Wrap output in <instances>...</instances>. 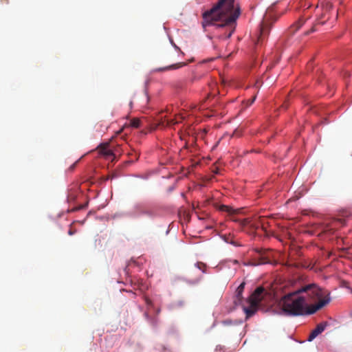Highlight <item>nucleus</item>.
<instances>
[{"instance_id":"f257e3e1","label":"nucleus","mask_w":352,"mask_h":352,"mask_svg":"<svg viewBox=\"0 0 352 352\" xmlns=\"http://www.w3.org/2000/svg\"><path fill=\"white\" fill-rule=\"evenodd\" d=\"M330 302L329 298L320 300L314 305L307 307V302L304 295H301L298 289L289 292L285 294L277 302V310L273 312L286 316H299L305 314H313L322 309Z\"/></svg>"},{"instance_id":"6e6552de","label":"nucleus","mask_w":352,"mask_h":352,"mask_svg":"<svg viewBox=\"0 0 352 352\" xmlns=\"http://www.w3.org/2000/svg\"><path fill=\"white\" fill-rule=\"evenodd\" d=\"M245 285V282L241 283L239 285V286L237 287V289L235 292L234 303L236 305L241 303V302L242 300V298H243L242 294L244 291Z\"/></svg>"},{"instance_id":"393cba45","label":"nucleus","mask_w":352,"mask_h":352,"mask_svg":"<svg viewBox=\"0 0 352 352\" xmlns=\"http://www.w3.org/2000/svg\"><path fill=\"white\" fill-rule=\"evenodd\" d=\"M214 60V58H210V59H208V60H204V62H206V61H212V60Z\"/></svg>"},{"instance_id":"a878e982","label":"nucleus","mask_w":352,"mask_h":352,"mask_svg":"<svg viewBox=\"0 0 352 352\" xmlns=\"http://www.w3.org/2000/svg\"><path fill=\"white\" fill-rule=\"evenodd\" d=\"M74 166H75V164H74L70 167V168H71V169H73V168H74Z\"/></svg>"},{"instance_id":"dca6fc26","label":"nucleus","mask_w":352,"mask_h":352,"mask_svg":"<svg viewBox=\"0 0 352 352\" xmlns=\"http://www.w3.org/2000/svg\"><path fill=\"white\" fill-rule=\"evenodd\" d=\"M256 96H254L251 99L248 100V105H251L252 104L254 103V102L256 100Z\"/></svg>"},{"instance_id":"b1692460","label":"nucleus","mask_w":352,"mask_h":352,"mask_svg":"<svg viewBox=\"0 0 352 352\" xmlns=\"http://www.w3.org/2000/svg\"><path fill=\"white\" fill-rule=\"evenodd\" d=\"M74 234L73 231L70 230L69 231V234L72 235V234Z\"/></svg>"},{"instance_id":"ddd939ff","label":"nucleus","mask_w":352,"mask_h":352,"mask_svg":"<svg viewBox=\"0 0 352 352\" xmlns=\"http://www.w3.org/2000/svg\"><path fill=\"white\" fill-rule=\"evenodd\" d=\"M195 266L199 269L200 270L202 271L203 273H205L206 272V265L204 263H201V262H197L196 264H195Z\"/></svg>"},{"instance_id":"2eb2a0df","label":"nucleus","mask_w":352,"mask_h":352,"mask_svg":"<svg viewBox=\"0 0 352 352\" xmlns=\"http://www.w3.org/2000/svg\"><path fill=\"white\" fill-rule=\"evenodd\" d=\"M179 122H180V120H179L177 118L171 119L168 121V125H175V124L179 123Z\"/></svg>"},{"instance_id":"39448f33","label":"nucleus","mask_w":352,"mask_h":352,"mask_svg":"<svg viewBox=\"0 0 352 352\" xmlns=\"http://www.w3.org/2000/svg\"><path fill=\"white\" fill-rule=\"evenodd\" d=\"M270 23H260L258 25V32L256 33L257 40L255 45H257L260 42L261 43L264 38L267 35L270 30Z\"/></svg>"},{"instance_id":"7ed1b4c3","label":"nucleus","mask_w":352,"mask_h":352,"mask_svg":"<svg viewBox=\"0 0 352 352\" xmlns=\"http://www.w3.org/2000/svg\"><path fill=\"white\" fill-rule=\"evenodd\" d=\"M268 297L270 298L271 295L263 287H257L249 297V306L243 307L246 319L252 317L263 305V301Z\"/></svg>"},{"instance_id":"f3484780","label":"nucleus","mask_w":352,"mask_h":352,"mask_svg":"<svg viewBox=\"0 0 352 352\" xmlns=\"http://www.w3.org/2000/svg\"><path fill=\"white\" fill-rule=\"evenodd\" d=\"M217 23H202V26H203V28L204 30H206V27L207 26H210V25H213V26H215Z\"/></svg>"},{"instance_id":"c756f323","label":"nucleus","mask_w":352,"mask_h":352,"mask_svg":"<svg viewBox=\"0 0 352 352\" xmlns=\"http://www.w3.org/2000/svg\"><path fill=\"white\" fill-rule=\"evenodd\" d=\"M160 309H157V314H158V313H160Z\"/></svg>"},{"instance_id":"f8f14e48","label":"nucleus","mask_w":352,"mask_h":352,"mask_svg":"<svg viewBox=\"0 0 352 352\" xmlns=\"http://www.w3.org/2000/svg\"><path fill=\"white\" fill-rule=\"evenodd\" d=\"M241 224L243 226H250L251 227H256L257 228V226H254L253 223H252V221L249 219H244L241 221Z\"/></svg>"},{"instance_id":"9d476101","label":"nucleus","mask_w":352,"mask_h":352,"mask_svg":"<svg viewBox=\"0 0 352 352\" xmlns=\"http://www.w3.org/2000/svg\"><path fill=\"white\" fill-rule=\"evenodd\" d=\"M269 262H270V260H269L267 258H266V257H265V256H261L259 257L258 261H255V262L254 263V265H261V264L267 263H269Z\"/></svg>"},{"instance_id":"0eeeda50","label":"nucleus","mask_w":352,"mask_h":352,"mask_svg":"<svg viewBox=\"0 0 352 352\" xmlns=\"http://www.w3.org/2000/svg\"><path fill=\"white\" fill-rule=\"evenodd\" d=\"M327 327L326 322H321L317 324L316 327L311 332L307 340L309 342H311L314 339H315L319 334L322 333Z\"/></svg>"},{"instance_id":"6ab92c4d","label":"nucleus","mask_w":352,"mask_h":352,"mask_svg":"<svg viewBox=\"0 0 352 352\" xmlns=\"http://www.w3.org/2000/svg\"><path fill=\"white\" fill-rule=\"evenodd\" d=\"M184 65V63H179V64H178V65H172L170 67H171V68H173V69H175V68H178V67H181V66H182V65Z\"/></svg>"},{"instance_id":"4468645a","label":"nucleus","mask_w":352,"mask_h":352,"mask_svg":"<svg viewBox=\"0 0 352 352\" xmlns=\"http://www.w3.org/2000/svg\"><path fill=\"white\" fill-rule=\"evenodd\" d=\"M300 28V23H294L290 27V31L294 32Z\"/></svg>"},{"instance_id":"f03ea898","label":"nucleus","mask_w":352,"mask_h":352,"mask_svg":"<svg viewBox=\"0 0 352 352\" xmlns=\"http://www.w3.org/2000/svg\"><path fill=\"white\" fill-rule=\"evenodd\" d=\"M241 8L235 0H219L202 14L205 22H236Z\"/></svg>"},{"instance_id":"5701e85b","label":"nucleus","mask_w":352,"mask_h":352,"mask_svg":"<svg viewBox=\"0 0 352 352\" xmlns=\"http://www.w3.org/2000/svg\"><path fill=\"white\" fill-rule=\"evenodd\" d=\"M232 32H233V30L229 32V34L227 36L228 38L231 36Z\"/></svg>"},{"instance_id":"bb28decb","label":"nucleus","mask_w":352,"mask_h":352,"mask_svg":"<svg viewBox=\"0 0 352 352\" xmlns=\"http://www.w3.org/2000/svg\"><path fill=\"white\" fill-rule=\"evenodd\" d=\"M233 263H234V264H236V263H238V261H237L236 260H234V261H233Z\"/></svg>"},{"instance_id":"412c9836","label":"nucleus","mask_w":352,"mask_h":352,"mask_svg":"<svg viewBox=\"0 0 352 352\" xmlns=\"http://www.w3.org/2000/svg\"><path fill=\"white\" fill-rule=\"evenodd\" d=\"M226 24V23H221V25H217V28H223V27H224V25H225Z\"/></svg>"},{"instance_id":"9b49d317","label":"nucleus","mask_w":352,"mask_h":352,"mask_svg":"<svg viewBox=\"0 0 352 352\" xmlns=\"http://www.w3.org/2000/svg\"><path fill=\"white\" fill-rule=\"evenodd\" d=\"M130 126L134 128L140 126V120L138 118H133L130 121Z\"/></svg>"},{"instance_id":"423d86ee","label":"nucleus","mask_w":352,"mask_h":352,"mask_svg":"<svg viewBox=\"0 0 352 352\" xmlns=\"http://www.w3.org/2000/svg\"><path fill=\"white\" fill-rule=\"evenodd\" d=\"M109 147V143L101 144L100 146H98V150L99 151V153L100 155L104 156L106 158H109V157L113 156V159H112V161H113L116 157L115 153Z\"/></svg>"},{"instance_id":"20e7f679","label":"nucleus","mask_w":352,"mask_h":352,"mask_svg":"<svg viewBox=\"0 0 352 352\" xmlns=\"http://www.w3.org/2000/svg\"><path fill=\"white\" fill-rule=\"evenodd\" d=\"M300 294L301 295H304L305 296V299L307 302V307L309 308L311 305H309V302L316 301L318 300V302L320 300H322V297L324 296V293L321 288H320L316 284H309L304 287H302L298 289ZM329 298V296H325L323 299Z\"/></svg>"},{"instance_id":"c85d7f7f","label":"nucleus","mask_w":352,"mask_h":352,"mask_svg":"<svg viewBox=\"0 0 352 352\" xmlns=\"http://www.w3.org/2000/svg\"><path fill=\"white\" fill-rule=\"evenodd\" d=\"M314 31H315L314 28H312L311 30V32H314Z\"/></svg>"},{"instance_id":"a211bd4d","label":"nucleus","mask_w":352,"mask_h":352,"mask_svg":"<svg viewBox=\"0 0 352 352\" xmlns=\"http://www.w3.org/2000/svg\"><path fill=\"white\" fill-rule=\"evenodd\" d=\"M224 240H225V241H226V242H227V243H232V244H234V245H236L235 243H234V242H232L231 240H230V237H229V236H224Z\"/></svg>"},{"instance_id":"cd10ccee","label":"nucleus","mask_w":352,"mask_h":352,"mask_svg":"<svg viewBox=\"0 0 352 352\" xmlns=\"http://www.w3.org/2000/svg\"><path fill=\"white\" fill-rule=\"evenodd\" d=\"M147 304L148 305H151V302L150 300H147Z\"/></svg>"},{"instance_id":"4be33fe9","label":"nucleus","mask_w":352,"mask_h":352,"mask_svg":"<svg viewBox=\"0 0 352 352\" xmlns=\"http://www.w3.org/2000/svg\"><path fill=\"white\" fill-rule=\"evenodd\" d=\"M331 7V4H330V3H327V4H326V8H327V9H329V8H330Z\"/></svg>"},{"instance_id":"aec40b11","label":"nucleus","mask_w":352,"mask_h":352,"mask_svg":"<svg viewBox=\"0 0 352 352\" xmlns=\"http://www.w3.org/2000/svg\"><path fill=\"white\" fill-rule=\"evenodd\" d=\"M287 107H288V104H286V103H284V104L282 105V107H281V108H283L284 109H287Z\"/></svg>"},{"instance_id":"1a4fd4ad","label":"nucleus","mask_w":352,"mask_h":352,"mask_svg":"<svg viewBox=\"0 0 352 352\" xmlns=\"http://www.w3.org/2000/svg\"><path fill=\"white\" fill-rule=\"evenodd\" d=\"M218 210L221 212H228L229 214H231L234 212V210L232 208L226 205H220L218 208Z\"/></svg>"}]
</instances>
